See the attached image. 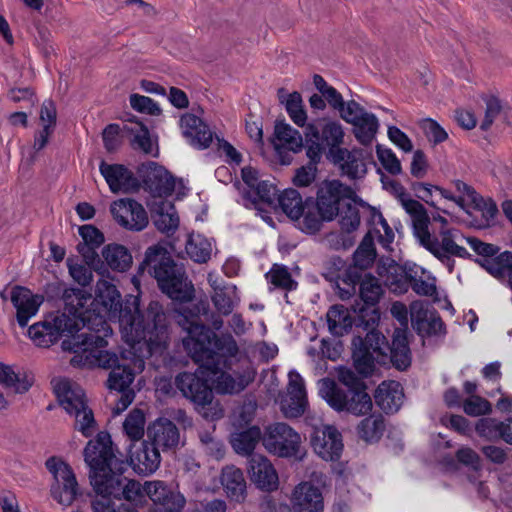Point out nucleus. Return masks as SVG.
<instances>
[{
	"label": "nucleus",
	"instance_id": "nucleus-1",
	"mask_svg": "<svg viewBox=\"0 0 512 512\" xmlns=\"http://www.w3.org/2000/svg\"><path fill=\"white\" fill-rule=\"evenodd\" d=\"M212 317L215 330L222 327L223 321L211 312L207 300H200L192 308L183 309L177 315V323L186 331L182 339L185 351L198 364L195 372L183 371L176 375L175 386L183 397L193 403L195 409L203 412V417L218 420L224 410L214 400L215 376L221 368H227L229 357L238 353V345L231 334L218 336L204 323Z\"/></svg>",
	"mask_w": 512,
	"mask_h": 512
},
{
	"label": "nucleus",
	"instance_id": "nucleus-2",
	"mask_svg": "<svg viewBox=\"0 0 512 512\" xmlns=\"http://www.w3.org/2000/svg\"><path fill=\"white\" fill-rule=\"evenodd\" d=\"M108 431H100L90 439L84 450V462L89 468V480L95 493L101 500L114 497L118 500H135L142 495L143 485L136 480L123 476L127 462L117 457Z\"/></svg>",
	"mask_w": 512,
	"mask_h": 512
},
{
	"label": "nucleus",
	"instance_id": "nucleus-3",
	"mask_svg": "<svg viewBox=\"0 0 512 512\" xmlns=\"http://www.w3.org/2000/svg\"><path fill=\"white\" fill-rule=\"evenodd\" d=\"M80 329V325L74 320L69 319L66 315H59L51 320L45 319L31 325L28 335L37 346L48 348L66 333L61 348L63 351L74 354L70 360L73 367H100L113 370L121 364L116 353L94 348L95 336L79 334ZM96 339L103 341L100 337H96Z\"/></svg>",
	"mask_w": 512,
	"mask_h": 512
},
{
	"label": "nucleus",
	"instance_id": "nucleus-4",
	"mask_svg": "<svg viewBox=\"0 0 512 512\" xmlns=\"http://www.w3.org/2000/svg\"><path fill=\"white\" fill-rule=\"evenodd\" d=\"M121 328L135 343L143 342L150 355H162L169 347L170 320L158 300L142 304L140 295L128 297Z\"/></svg>",
	"mask_w": 512,
	"mask_h": 512
},
{
	"label": "nucleus",
	"instance_id": "nucleus-5",
	"mask_svg": "<svg viewBox=\"0 0 512 512\" xmlns=\"http://www.w3.org/2000/svg\"><path fill=\"white\" fill-rule=\"evenodd\" d=\"M146 271L157 281L160 291L171 300L187 303L195 297L194 285L184 265L173 259L165 243L159 242L146 249L139 264V274Z\"/></svg>",
	"mask_w": 512,
	"mask_h": 512
},
{
	"label": "nucleus",
	"instance_id": "nucleus-6",
	"mask_svg": "<svg viewBox=\"0 0 512 512\" xmlns=\"http://www.w3.org/2000/svg\"><path fill=\"white\" fill-rule=\"evenodd\" d=\"M358 195L352 187L338 179H325L317 185L316 198L306 197L305 218L299 222V228L306 234H316L324 222H331L340 213L341 202L355 200Z\"/></svg>",
	"mask_w": 512,
	"mask_h": 512
},
{
	"label": "nucleus",
	"instance_id": "nucleus-7",
	"mask_svg": "<svg viewBox=\"0 0 512 512\" xmlns=\"http://www.w3.org/2000/svg\"><path fill=\"white\" fill-rule=\"evenodd\" d=\"M53 391L59 405L68 414L75 416L74 429L86 438L91 437L97 429V422L82 387L68 379H62L54 385Z\"/></svg>",
	"mask_w": 512,
	"mask_h": 512
},
{
	"label": "nucleus",
	"instance_id": "nucleus-8",
	"mask_svg": "<svg viewBox=\"0 0 512 512\" xmlns=\"http://www.w3.org/2000/svg\"><path fill=\"white\" fill-rule=\"evenodd\" d=\"M263 446L268 453L279 458L301 462L306 456L300 434L284 422L265 427Z\"/></svg>",
	"mask_w": 512,
	"mask_h": 512
},
{
	"label": "nucleus",
	"instance_id": "nucleus-9",
	"mask_svg": "<svg viewBox=\"0 0 512 512\" xmlns=\"http://www.w3.org/2000/svg\"><path fill=\"white\" fill-rule=\"evenodd\" d=\"M321 392L329 406L337 412L365 416L372 411L373 402L367 390H344L334 380L325 378Z\"/></svg>",
	"mask_w": 512,
	"mask_h": 512
},
{
	"label": "nucleus",
	"instance_id": "nucleus-10",
	"mask_svg": "<svg viewBox=\"0 0 512 512\" xmlns=\"http://www.w3.org/2000/svg\"><path fill=\"white\" fill-rule=\"evenodd\" d=\"M386 342V337L377 329L367 332L363 339L361 336H355L352 339V359L353 366L357 373L363 378L373 375L375 370V358L370 351L373 349L377 353V362L381 366H385L386 351L381 346L382 342Z\"/></svg>",
	"mask_w": 512,
	"mask_h": 512
},
{
	"label": "nucleus",
	"instance_id": "nucleus-11",
	"mask_svg": "<svg viewBox=\"0 0 512 512\" xmlns=\"http://www.w3.org/2000/svg\"><path fill=\"white\" fill-rule=\"evenodd\" d=\"M384 290L379 279L371 273H365L360 282L359 295L352 304V311L360 313L358 321L366 327H377L381 319L379 302Z\"/></svg>",
	"mask_w": 512,
	"mask_h": 512
},
{
	"label": "nucleus",
	"instance_id": "nucleus-12",
	"mask_svg": "<svg viewBox=\"0 0 512 512\" xmlns=\"http://www.w3.org/2000/svg\"><path fill=\"white\" fill-rule=\"evenodd\" d=\"M143 493L151 500L148 512H181L186 504L178 487L162 480L146 481Z\"/></svg>",
	"mask_w": 512,
	"mask_h": 512
},
{
	"label": "nucleus",
	"instance_id": "nucleus-13",
	"mask_svg": "<svg viewBox=\"0 0 512 512\" xmlns=\"http://www.w3.org/2000/svg\"><path fill=\"white\" fill-rule=\"evenodd\" d=\"M141 187L153 197L170 196L175 190V178L162 165L154 161L141 163L137 167Z\"/></svg>",
	"mask_w": 512,
	"mask_h": 512
},
{
	"label": "nucleus",
	"instance_id": "nucleus-14",
	"mask_svg": "<svg viewBox=\"0 0 512 512\" xmlns=\"http://www.w3.org/2000/svg\"><path fill=\"white\" fill-rule=\"evenodd\" d=\"M310 444L314 452L325 461H337L343 451L342 435L332 425L314 427L310 433Z\"/></svg>",
	"mask_w": 512,
	"mask_h": 512
},
{
	"label": "nucleus",
	"instance_id": "nucleus-15",
	"mask_svg": "<svg viewBox=\"0 0 512 512\" xmlns=\"http://www.w3.org/2000/svg\"><path fill=\"white\" fill-rule=\"evenodd\" d=\"M110 212L121 227L130 231H141L149 223L144 207L132 198L114 201L110 206Z\"/></svg>",
	"mask_w": 512,
	"mask_h": 512
},
{
	"label": "nucleus",
	"instance_id": "nucleus-16",
	"mask_svg": "<svg viewBox=\"0 0 512 512\" xmlns=\"http://www.w3.org/2000/svg\"><path fill=\"white\" fill-rule=\"evenodd\" d=\"M103 278L99 279L96 284L94 301L101 305L103 312L111 321L117 320L121 325V320L124 319L125 310H127L128 297L132 294H127L122 299L116 285Z\"/></svg>",
	"mask_w": 512,
	"mask_h": 512
},
{
	"label": "nucleus",
	"instance_id": "nucleus-17",
	"mask_svg": "<svg viewBox=\"0 0 512 512\" xmlns=\"http://www.w3.org/2000/svg\"><path fill=\"white\" fill-rule=\"evenodd\" d=\"M79 235L83 242L78 243L76 249L83 261L94 268L96 273L106 271L102 259L96 251L105 242L104 234L94 225L86 224L79 227Z\"/></svg>",
	"mask_w": 512,
	"mask_h": 512
},
{
	"label": "nucleus",
	"instance_id": "nucleus-18",
	"mask_svg": "<svg viewBox=\"0 0 512 512\" xmlns=\"http://www.w3.org/2000/svg\"><path fill=\"white\" fill-rule=\"evenodd\" d=\"M246 469L250 481L258 489L265 492L278 489V473L267 457L261 454H253L248 458Z\"/></svg>",
	"mask_w": 512,
	"mask_h": 512
},
{
	"label": "nucleus",
	"instance_id": "nucleus-19",
	"mask_svg": "<svg viewBox=\"0 0 512 512\" xmlns=\"http://www.w3.org/2000/svg\"><path fill=\"white\" fill-rule=\"evenodd\" d=\"M99 170L113 193H135L141 188L138 177L123 164H108L102 160Z\"/></svg>",
	"mask_w": 512,
	"mask_h": 512
},
{
	"label": "nucleus",
	"instance_id": "nucleus-20",
	"mask_svg": "<svg viewBox=\"0 0 512 512\" xmlns=\"http://www.w3.org/2000/svg\"><path fill=\"white\" fill-rule=\"evenodd\" d=\"M139 475H149L155 472L161 461L157 446L149 440H143L138 446L130 445L129 458L124 460Z\"/></svg>",
	"mask_w": 512,
	"mask_h": 512
},
{
	"label": "nucleus",
	"instance_id": "nucleus-21",
	"mask_svg": "<svg viewBox=\"0 0 512 512\" xmlns=\"http://www.w3.org/2000/svg\"><path fill=\"white\" fill-rule=\"evenodd\" d=\"M360 313L352 311V305L346 307L343 304H334L327 311L326 319L330 333L336 337L348 334L353 327L362 328L365 331L376 329V327H366L364 323L358 321Z\"/></svg>",
	"mask_w": 512,
	"mask_h": 512
},
{
	"label": "nucleus",
	"instance_id": "nucleus-22",
	"mask_svg": "<svg viewBox=\"0 0 512 512\" xmlns=\"http://www.w3.org/2000/svg\"><path fill=\"white\" fill-rule=\"evenodd\" d=\"M381 346L386 351L385 366L391 364L398 371H406L412 363V353L409 347L408 334L404 329H394L391 344L386 339Z\"/></svg>",
	"mask_w": 512,
	"mask_h": 512
},
{
	"label": "nucleus",
	"instance_id": "nucleus-23",
	"mask_svg": "<svg viewBox=\"0 0 512 512\" xmlns=\"http://www.w3.org/2000/svg\"><path fill=\"white\" fill-rule=\"evenodd\" d=\"M146 435L151 443L163 451L176 449L180 441L178 427L167 418H159L150 424Z\"/></svg>",
	"mask_w": 512,
	"mask_h": 512
},
{
	"label": "nucleus",
	"instance_id": "nucleus-24",
	"mask_svg": "<svg viewBox=\"0 0 512 512\" xmlns=\"http://www.w3.org/2000/svg\"><path fill=\"white\" fill-rule=\"evenodd\" d=\"M294 512H323L324 499L322 491L311 482L298 484L292 495Z\"/></svg>",
	"mask_w": 512,
	"mask_h": 512
},
{
	"label": "nucleus",
	"instance_id": "nucleus-25",
	"mask_svg": "<svg viewBox=\"0 0 512 512\" xmlns=\"http://www.w3.org/2000/svg\"><path fill=\"white\" fill-rule=\"evenodd\" d=\"M102 263L106 271L98 273L101 277H109V269L124 273L127 272L132 264L133 257L130 250L119 243H109L102 248Z\"/></svg>",
	"mask_w": 512,
	"mask_h": 512
},
{
	"label": "nucleus",
	"instance_id": "nucleus-26",
	"mask_svg": "<svg viewBox=\"0 0 512 512\" xmlns=\"http://www.w3.org/2000/svg\"><path fill=\"white\" fill-rule=\"evenodd\" d=\"M404 397L403 387L396 381H383L374 392L376 405L386 415L397 413L403 404Z\"/></svg>",
	"mask_w": 512,
	"mask_h": 512
},
{
	"label": "nucleus",
	"instance_id": "nucleus-27",
	"mask_svg": "<svg viewBox=\"0 0 512 512\" xmlns=\"http://www.w3.org/2000/svg\"><path fill=\"white\" fill-rule=\"evenodd\" d=\"M183 135L198 149H206L212 142V133L206 123L194 114L187 113L180 119Z\"/></svg>",
	"mask_w": 512,
	"mask_h": 512
},
{
	"label": "nucleus",
	"instance_id": "nucleus-28",
	"mask_svg": "<svg viewBox=\"0 0 512 512\" xmlns=\"http://www.w3.org/2000/svg\"><path fill=\"white\" fill-rule=\"evenodd\" d=\"M11 302L17 310V322L22 328L27 326L29 319L37 313L40 306L32 292L19 285L13 287L11 291Z\"/></svg>",
	"mask_w": 512,
	"mask_h": 512
},
{
	"label": "nucleus",
	"instance_id": "nucleus-29",
	"mask_svg": "<svg viewBox=\"0 0 512 512\" xmlns=\"http://www.w3.org/2000/svg\"><path fill=\"white\" fill-rule=\"evenodd\" d=\"M264 431L260 427L252 425L246 429L237 430L230 435V444L234 451L239 455L251 457L256 445L261 441L263 443Z\"/></svg>",
	"mask_w": 512,
	"mask_h": 512
},
{
	"label": "nucleus",
	"instance_id": "nucleus-30",
	"mask_svg": "<svg viewBox=\"0 0 512 512\" xmlns=\"http://www.w3.org/2000/svg\"><path fill=\"white\" fill-rule=\"evenodd\" d=\"M365 416L356 426L357 436L366 444H376L386 431L385 417L380 412H370Z\"/></svg>",
	"mask_w": 512,
	"mask_h": 512
},
{
	"label": "nucleus",
	"instance_id": "nucleus-31",
	"mask_svg": "<svg viewBox=\"0 0 512 512\" xmlns=\"http://www.w3.org/2000/svg\"><path fill=\"white\" fill-rule=\"evenodd\" d=\"M51 497L63 506H70L82 493L74 471L67 473L58 480L53 481L50 487Z\"/></svg>",
	"mask_w": 512,
	"mask_h": 512
},
{
	"label": "nucleus",
	"instance_id": "nucleus-32",
	"mask_svg": "<svg viewBox=\"0 0 512 512\" xmlns=\"http://www.w3.org/2000/svg\"><path fill=\"white\" fill-rule=\"evenodd\" d=\"M474 261L484 268L490 275L498 280L507 278L508 285L512 290V252L504 251L496 254L491 259L476 258Z\"/></svg>",
	"mask_w": 512,
	"mask_h": 512
},
{
	"label": "nucleus",
	"instance_id": "nucleus-33",
	"mask_svg": "<svg viewBox=\"0 0 512 512\" xmlns=\"http://www.w3.org/2000/svg\"><path fill=\"white\" fill-rule=\"evenodd\" d=\"M64 295V312L57 314V316L66 315L78 325V320L84 324L86 318L83 316L82 309L86 306L87 301L91 299V294L81 288H69ZM55 317L56 315L52 319Z\"/></svg>",
	"mask_w": 512,
	"mask_h": 512
},
{
	"label": "nucleus",
	"instance_id": "nucleus-34",
	"mask_svg": "<svg viewBox=\"0 0 512 512\" xmlns=\"http://www.w3.org/2000/svg\"><path fill=\"white\" fill-rule=\"evenodd\" d=\"M64 295V312L57 314V316L66 315L78 325V320L84 324L86 318L83 316L82 309L86 306L87 301L91 299V294L81 288H69ZM55 317L56 315L52 319Z\"/></svg>",
	"mask_w": 512,
	"mask_h": 512
},
{
	"label": "nucleus",
	"instance_id": "nucleus-35",
	"mask_svg": "<svg viewBox=\"0 0 512 512\" xmlns=\"http://www.w3.org/2000/svg\"><path fill=\"white\" fill-rule=\"evenodd\" d=\"M221 483L227 493V496L238 503L246 498V481L243 472L234 466L226 467L222 471Z\"/></svg>",
	"mask_w": 512,
	"mask_h": 512
},
{
	"label": "nucleus",
	"instance_id": "nucleus-36",
	"mask_svg": "<svg viewBox=\"0 0 512 512\" xmlns=\"http://www.w3.org/2000/svg\"><path fill=\"white\" fill-rule=\"evenodd\" d=\"M289 387L296 395L290 397L288 406H282L285 414L289 417H299L305 412L307 402L305 400V386L301 375L292 370L289 372Z\"/></svg>",
	"mask_w": 512,
	"mask_h": 512
},
{
	"label": "nucleus",
	"instance_id": "nucleus-37",
	"mask_svg": "<svg viewBox=\"0 0 512 512\" xmlns=\"http://www.w3.org/2000/svg\"><path fill=\"white\" fill-rule=\"evenodd\" d=\"M278 202L283 212L292 220L297 221L305 218L308 211L306 198L303 200L298 190L294 188L285 189L278 197Z\"/></svg>",
	"mask_w": 512,
	"mask_h": 512
},
{
	"label": "nucleus",
	"instance_id": "nucleus-38",
	"mask_svg": "<svg viewBox=\"0 0 512 512\" xmlns=\"http://www.w3.org/2000/svg\"><path fill=\"white\" fill-rule=\"evenodd\" d=\"M273 136L282 146L298 153L303 148V139L300 132L285 122V119H276Z\"/></svg>",
	"mask_w": 512,
	"mask_h": 512
},
{
	"label": "nucleus",
	"instance_id": "nucleus-39",
	"mask_svg": "<svg viewBox=\"0 0 512 512\" xmlns=\"http://www.w3.org/2000/svg\"><path fill=\"white\" fill-rule=\"evenodd\" d=\"M168 208L174 209V205L171 202L161 201L151 209L153 223L157 230L163 233L174 232L179 225L178 216L169 213Z\"/></svg>",
	"mask_w": 512,
	"mask_h": 512
},
{
	"label": "nucleus",
	"instance_id": "nucleus-40",
	"mask_svg": "<svg viewBox=\"0 0 512 512\" xmlns=\"http://www.w3.org/2000/svg\"><path fill=\"white\" fill-rule=\"evenodd\" d=\"M473 209L482 213L481 220L473 218L470 222L472 227L483 229L490 226L491 222L498 215L499 210L496 202L492 198H484L479 193L476 194L475 200H470Z\"/></svg>",
	"mask_w": 512,
	"mask_h": 512
},
{
	"label": "nucleus",
	"instance_id": "nucleus-41",
	"mask_svg": "<svg viewBox=\"0 0 512 512\" xmlns=\"http://www.w3.org/2000/svg\"><path fill=\"white\" fill-rule=\"evenodd\" d=\"M352 125V131L356 140L364 146L372 143L379 128L377 117L373 113L368 112L362 113V116Z\"/></svg>",
	"mask_w": 512,
	"mask_h": 512
},
{
	"label": "nucleus",
	"instance_id": "nucleus-42",
	"mask_svg": "<svg viewBox=\"0 0 512 512\" xmlns=\"http://www.w3.org/2000/svg\"><path fill=\"white\" fill-rule=\"evenodd\" d=\"M0 384L4 388H13L15 393L24 394L33 384V377L15 373L11 366L0 362Z\"/></svg>",
	"mask_w": 512,
	"mask_h": 512
},
{
	"label": "nucleus",
	"instance_id": "nucleus-43",
	"mask_svg": "<svg viewBox=\"0 0 512 512\" xmlns=\"http://www.w3.org/2000/svg\"><path fill=\"white\" fill-rule=\"evenodd\" d=\"M185 250L188 256L196 263H206L210 260L212 246L207 238L201 234H189Z\"/></svg>",
	"mask_w": 512,
	"mask_h": 512
},
{
	"label": "nucleus",
	"instance_id": "nucleus-44",
	"mask_svg": "<svg viewBox=\"0 0 512 512\" xmlns=\"http://www.w3.org/2000/svg\"><path fill=\"white\" fill-rule=\"evenodd\" d=\"M123 132L132 136L130 146L134 150H140L145 154L152 153V141L148 127L143 122H137V126H123Z\"/></svg>",
	"mask_w": 512,
	"mask_h": 512
},
{
	"label": "nucleus",
	"instance_id": "nucleus-45",
	"mask_svg": "<svg viewBox=\"0 0 512 512\" xmlns=\"http://www.w3.org/2000/svg\"><path fill=\"white\" fill-rule=\"evenodd\" d=\"M344 131L342 125L338 121L328 120L321 129V140L329 147L326 152L328 161H332L330 153L332 150L341 149L343 144Z\"/></svg>",
	"mask_w": 512,
	"mask_h": 512
},
{
	"label": "nucleus",
	"instance_id": "nucleus-46",
	"mask_svg": "<svg viewBox=\"0 0 512 512\" xmlns=\"http://www.w3.org/2000/svg\"><path fill=\"white\" fill-rule=\"evenodd\" d=\"M135 378L134 371L129 364H120L111 370L107 380L110 390L125 392Z\"/></svg>",
	"mask_w": 512,
	"mask_h": 512
},
{
	"label": "nucleus",
	"instance_id": "nucleus-47",
	"mask_svg": "<svg viewBox=\"0 0 512 512\" xmlns=\"http://www.w3.org/2000/svg\"><path fill=\"white\" fill-rule=\"evenodd\" d=\"M276 192V186L268 181L262 180L258 182L256 187L253 189V192L250 190L246 191L243 196L245 199L249 200L256 209H259L257 206L259 202L272 205Z\"/></svg>",
	"mask_w": 512,
	"mask_h": 512
},
{
	"label": "nucleus",
	"instance_id": "nucleus-48",
	"mask_svg": "<svg viewBox=\"0 0 512 512\" xmlns=\"http://www.w3.org/2000/svg\"><path fill=\"white\" fill-rule=\"evenodd\" d=\"M145 414L141 409L135 408L129 412L123 422V429L133 441H139L144 435Z\"/></svg>",
	"mask_w": 512,
	"mask_h": 512
},
{
	"label": "nucleus",
	"instance_id": "nucleus-49",
	"mask_svg": "<svg viewBox=\"0 0 512 512\" xmlns=\"http://www.w3.org/2000/svg\"><path fill=\"white\" fill-rule=\"evenodd\" d=\"M284 106L291 120L297 126L304 127L307 121V113L304 109L301 94L298 91L288 94Z\"/></svg>",
	"mask_w": 512,
	"mask_h": 512
},
{
	"label": "nucleus",
	"instance_id": "nucleus-50",
	"mask_svg": "<svg viewBox=\"0 0 512 512\" xmlns=\"http://www.w3.org/2000/svg\"><path fill=\"white\" fill-rule=\"evenodd\" d=\"M429 224L428 214L412 220L414 235L418 238L420 245L430 252V249L439 245V241L436 237H431Z\"/></svg>",
	"mask_w": 512,
	"mask_h": 512
},
{
	"label": "nucleus",
	"instance_id": "nucleus-51",
	"mask_svg": "<svg viewBox=\"0 0 512 512\" xmlns=\"http://www.w3.org/2000/svg\"><path fill=\"white\" fill-rule=\"evenodd\" d=\"M266 276L275 287L286 291H293L298 286L297 281L292 278L288 268L284 265L274 264Z\"/></svg>",
	"mask_w": 512,
	"mask_h": 512
},
{
	"label": "nucleus",
	"instance_id": "nucleus-52",
	"mask_svg": "<svg viewBox=\"0 0 512 512\" xmlns=\"http://www.w3.org/2000/svg\"><path fill=\"white\" fill-rule=\"evenodd\" d=\"M334 165L339 168L342 176H346L350 180L363 179L368 172L365 161H358L349 156H345V160Z\"/></svg>",
	"mask_w": 512,
	"mask_h": 512
},
{
	"label": "nucleus",
	"instance_id": "nucleus-53",
	"mask_svg": "<svg viewBox=\"0 0 512 512\" xmlns=\"http://www.w3.org/2000/svg\"><path fill=\"white\" fill-rule=\"evenodd\" d=\"M411 282L407 278V272L405 267H401L400 264L392 265L391 275H388V281L386 286L397 294H404L410 288Z\"/></svg>",
	"mask_w": 512,
	"mask_h": 512
},
{
	"label": "nucleus",
	"instance_id": "nucleus-54",
	"mask_svg": "<svg viewBox=\"0 0 512 512\" xmlns=\"http://www.w3.org/2000/svg\"><path fill=\"white\" fill-rule=\"evenodd\" d=\"M500 421L496 418L482 417L475 424V431L479 437L487 441L495 442L500 440Z\"/></svg>",
	"mask_w": 512,
	"mask_h": 512
},
{
	"label": "nucleus",
	"instance_id": "nucleus-55",
	"mask_svg": "<svg viewBox=\"0 0 512 512\" xmlns=\"http://www.w3.org/2000/svg\"><path fill=\"white\" fill-rule=\"evenodd\" d=\"M338 216L341 217L340 225L344 232L352 233L358 229L360 225V213L355 205L345 203L342 209L340 208Z\"/></svg>",
	"mask_w": 512,
	"mask_h": 512
},
{
	"label": "nucleus",
	"instance_id": "nucleus-56",
	"mask_svg": "<svg viewBox=\"0 0 512 512\" xmlns=\"http://www.w3.org/2000/svg\"><path fill=\"white\" fill-rule=\"evenodd\" d=\"M376 154L383 168L391 175L402 173L400 160L390 148H385L381 144L376 145Z\"/></svg>",
	"mask_w": 512,
	"mask_h": 512
},
{
	"label": "nucleus",
	"instance_id": "nucleus-57",
	"mask_svg": "<svg viewBox=\"0 0 512 512\" xmlns=\"http://www.w3.org/2000/svg\"><path fill=\"white\" fill-rule=\"evenodd\" d=\"M462 407L465 414L472 417L489 415L492 412L491 403L481 396H472L465 399Z\"/></svg>",
	"mask_w": 512,
	"mask_h": 512
},
{
	"label": "nucleus",
	"instance_id": "nucleus-58",
	"mask_svg": "<svg viewBox=\"0 0 512 512\" xmlns=\"http://www.w3.org/2000/svg\"><path fill=\"white\" fill-rule=\"evenodd\" d=\"M423 329L424 330L420 332V334H417L422 338L444 336L447 333L446 324L436 309L431 310L427 322H425V325H423Z\"/></svg>",
	"mask_w": 512,
	"mask_h": 512
},
{
	"label": "nucleus",
	"instance_id": "nucleus-59",
	"mask_svg": "<svg viewBox=\"0 0 512 512\" xmlns=\"http://www.w3.org/2000/svg\"><path fill=\"white\" fill-rule=\"evenodd\" d=\"M129 100L131 107L139 113H145L151 116H159L162 113V109L150 97L140 94H131Z\"/></svg>",
	"mask_w": 512,
	"mask_h": 512
},
{
	"label": "nucleus",
	"instance_id": "nucleus-60",
	"mask_svg": "<svg viewBox=\"0 0 512 512\" xmlns=\"http://www.w3.org/2000/svg\"><path fill=\"white\" fill-rule=\"evenodd\" d=\"M459 466H464L473 472L482 470V460L479 454L471 447L462 446L456 452Z\"/></svg>",
	"mask_w": 512,
	"mask_h": 512
},
{
	"label": "nucleus",
	"instance_id": "nucleus-61",
	"mask_svg": "<svg viewBox=\"0 0 512 512\" xmlns=\"http://www.w3.org/2000/svg\"><path fill=\"white\" fill-rule=\"evenodd\" d=\"M67 267L71 277L82 287L89 286L93 280L94 268L84 264L73 263L72 258L67 259Z\"/></svg>",
	"mask_w": 512,
	"mask_h": 512
},
{
	"label": "nucleus",
	"instance_id": "nucleus-62",
	"mask_svg": "<svg viewBox=\"0 0 512 512\" xmlns=\"http://www.w3.org/2000/svg\"><path fill=\"white\" fill-rule=\"evenodd\" d=\"M420 127L428 140L433 142L435 145L444 142L448 138V133L445 129L432 118L423 119Z\"/></svg>",
	"mask_w": 512,
	"mask_h": 512
},
{
	"label": "nucleus",
	"instance_id": "nucleus-63",
	"mask_svg": "<svg viewBox=\"0 0 512 512\" xmlns=\"http://www.w3.org/2000/svg\"><path fill=\"white\" fill-rule=\"evenodd\" d=\"M338 380L340 383L347 387V390H367L368 388L362 376L359 377L353 370L345 366H341L339 368Z\"/></svg>",
	"mask_w": 512,
	"mask_h": 512
},
{
	"label": "nucleus",
	"instance_id": "nucleus-64",
	"mask_svg": "<svg viewBox=\"0 0 512 512\" xmlns=\"http://www.w3.org/2000/svg\"><path fill=\"white\" fill-rule=\"evenodd\" d=\"M91 507L93 512H139L131 504L122 503L118 507H115L111 499L94 500L91 503Z\"/></svg>",
	"mask_w": 512,
	"mask_h": 512
}]
</instances>
